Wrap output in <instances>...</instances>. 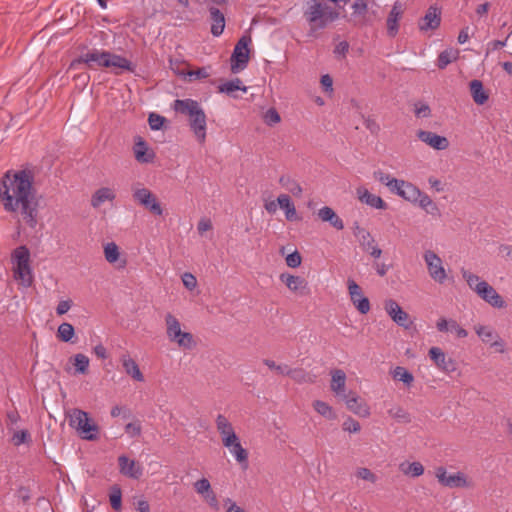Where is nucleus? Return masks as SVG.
Returning a JSON list of instances; mask_svg holds the SVG:
<instances>
[{
  "label": "nucleus",
  "instance_id": "nucleus-1",
  "mask_svg": "<svg viewBox=\"0 0 512 512\" xmlns=\"http://www.w3.org/2000/svg\"><path fill=\"white\" fill-rule=\"evenodd\" d=\"M0 199L6 212L17 213L27 226L36 228L39 201L30 171H7L0 182Z\"/></svg>",
  "mask_w": 512,
  "mask_h": 512
},
{
  "label": "nucleus",
  "instance_id": "nucleus-2",
  "mask_svg": "<svg viewBox=\"0 0 512 512\" xmlns=\"http://www.w3.org/2000/svg\"><path fill=\"white\" fill-rule=\"evenodd\" d=\"M303 17L311 31L327 28L331 23L339 19V11L323 0H306Z\"/></svg>",
  "mask_w": 512,
  "mask_h": 512
},
{
  "label": "nucleus",
  "instance_id": "nucleus-3",
  "mask_svg": "<svg viewBox=\"0 0 512 512\" xmlns=\"http://www.w3.org/2000/svg\"><path fill=\"white\" fill-rule=\"evenodd\" d=\"M80 64H85L89 68H94V66L107 68L114 67L130 72H133L135 69V66L125 57L97 49H93L87 53L81 54L78 58L71 62L70 68L75 69Z\"/></svg>",
  "mask_w": 512,
  "mask_h": 512
},
{
  "label": "nucleus",
  "instance_id": "nucleus-4",
  "mask_svg": "<svg viewBox=\"0 0 512 512\" xmlns=\"http://www.w3.org/2000/svg\"><path fill=\"white\" fill-rule=\"evenodd\" d=\"M176 112L189 117V126L199 143L206 140L207 118L201 105L193 99H176L173 103Z\"/></svg>",
  "mask_w": 512,
  "mask_h": 512
},
{
  "label": "nucleus",
  "instance_id": "nucleus-5",
  "mask_svg": "<svg viewBox=\"0 0 512 512\" xmlns=\"http://www.w3.org/2000/svg\"><path fill=\"white\" fill-rule=\"evenodd\" d=\"M11 262L13 264V277L20 284L29 288L34 281L33 271L30 265V251L25 245L15 248L11 254Z\"/></svg>",
  "mask_w": 512,
  "mask_h": 512
},
{
  "label": "nucleus",
  "instance_id": "nucleus-6",
  "mask_svg": "<svg viewBox=\"0 0 512 512\" xmlns=\"http://www.w3.org/2000/svg\"><path fill=\"white\" fill-rule=\"evenodd\" d=\"M68 420L69 425L77 431L82 439L92 441L98 438V425L91 422L87 412L72 409L68 414Z\"/></svg>",
  "mask_w": 512,
  "mask_h": 512
},
{
  "label": "nucleus",
  "instance_id": "nucleus-7",
  "mask_svg": "<svg viewBox=\"0 0 512 512\" xmlns=\"http://www.w3.org/2000/svg\"><path fill=\"white\" fill-rule=\"evenodd\" d=\"M165 323L167 338L170 342L176 343L185 350H191L196 346L193 335L189 332H183L179 320L171 313L166 314Z\"/></svg>",
  "mask_w": 512,
  "mask_h": 512
},
{
  "label": "nucleus",
  "instance_id": "nucleus-8",
  "mask_svg": "<svg viewBox=\"0 0 512 512\" xmlns=\"http://www.w3.org/2000/svg\"><path fill=\"white\" fill-rule=\"evenodd\" d=\"M132 196L135 202L149 210L153 215L161 216L163 208L157 197L147 188L133 187Z\"/></svg>",
  "mask_w": 512,
  "mask_h": 512
},
{
  "label": "nucleus",
  "instance_id": "nucleus-9",
  "mask_svg": "<svg viewBox=\"0 0 512 512\" xmlns=\"http://www.w3.org/2000/svg\"><path fill=\"white\" fill-rule=\"evenodd\" d=\"M251 43L249 36H242L234 47L231 55V71L237 73L247 67L249 62L248 45Z\"/></svg>",
  "mask_w": 512,
  "mask_h": 512
},
{
  "label": "nucleus",
  "instance_id": "nucleus-10",
  "mask_svg": "<svg viewBox=\"0 0 512 512\" xmlns=\"http://www.w3.org/2000/svg\"><path fill=\"white\" fill-rule=\"evenodd\" d=\"M429 276L437 283L443 284L447 279V273L443 266L442 259L432 250L423 254Z\"/></svg>",
  "mask_w": 512,
  "mask_h": 512
},
{
  "label": "nucleus",
  "instance_id": "nucleus-11",
  "mask_svg": "<svg viewBox=\"0 0 512 512\" xmlns=\"http://www.w3.org/2000/svg\"><path fill=\"white\" fill-rule=\"evenodd\" d=\"M435 475L439 483L445 487L465 488L471 486V482L467 480L466 475L462 472L448 475L444 467H438Z\"/></svg>",
  "mask_w": 512,
  "mask_h": 512
},
{
  "label": "nucleus",
  "instance_id": "nucleus-12",
  "mask_svg": "<svg viewBox=\"0 0 512 512\" xmlns=\"http://www.w3.org/2000/svg\"><path fill=\"white\" fill-rule=\"evenodd\" d=\"M384 309L389 317L398 325L405 329L410 328L412 321L407 312L393 299L384 301Z\"/></svg>",
  "mask_w": 512,
  "mask_h": 512
},
{
  "label": "nucleus",
  "instance_id": "nucleus-13",
  "mask_svg": "<svg viewBox=\"0 0 512 512\" xmlns=\"http://www.w3.org/2000/svg\"><path fill=\"white\" fill-rule=\"evenodd\" d=\"M347 286L351 302L355 308L361 314H367L370 311L371 306L369 299L363 296L360 286L353 279H348Z\"/></svg>",
  "mask_w": 512,
  "mask_h": 512
},
{
  "label": "nucleus",
  "instance_id": "nucleus-14",
  "mask_svg": "<svg viewBox=\"0 0 512 512\" xmlns=\"http://www.w3.org/2000/svg\"><path fill=\"white\" fill-rule=\"evenodd\" d=\"M342 399L344 400L346 407L355 415L367 418L370 416V407L361 397L357 395V393L350 391L346 395H343Z\"/></svg>",
  "mask_w": 512,
  "mask_h": 512
},
{
  "label": "nucleus",
  "instance_id": "nucleus-15",
  "mask_svg": "<svg viewBox=\"0 0 512 512\" xmlns=\"http://www.w3.org/2000/svg\"><path fill=\"white\" fill-rule=\"evenodd\" d=\"M429 357L434 362V364L445 373H453L457 369L456 361L448 357L441 348L432 347L429 350Z\"/></svg>",
  "mask_w": 512,
  "mask_h": 512
},
{
  "label": "nucleus",
  "instance_id": "nucleus-16",
  "mask_svg": "<svg viewBox=\"0 0 512 512\" xmlns=\"http://www.w3.org/2000/svg\"><path fill=\"white\" fill-rule=\"evenodd\" d=\"M476 294L494 308H504L505 301L500 294L489 284H480L476 287Z\"/></svg>",
  "mask_w": 512,
  "mask_h": 512
},
{
  "label": "nucleus",
  "instance_id": "nucleus-17",
  "mask_svg": "<svg viewBox=\"0 0 512 512\" xmlns=\"http://www.w3.org/2000/svg\"><path fill=\"white\" fill-rule=\"evenodd\" d=\"M441 23V9L437 5H431L425 15L419 20L418 27L421 31L435 30Z\"/></svg>",
  "mask_w": 512,
  "mask_h": 512
},
{
  "label": "nucleus",
  "instance_id": "nucleus-18",
  "mask_svg": "<svg viewBox=\"0 0 512 512\" xmlns=\"http://www.w3.org/2000/svg\"><path fill=\"white\" fill-rule=\"evenodd\" d=\"M120 473L132 479H139L143 475V467L139 462L129 459L125 455L118 458Z\"/></svg>",
  "mask_w": 512,
  "mask_h": 512
},
{
  "label": "nucleus",
  "instance_id": "nucleus-19",
  "mask_svg": "<svg viewBox=\"0 0 512 512\" xmlns=\"http://www.w3.org/2000/svg\"><path fill=\"white\" fill-rule=\"evenodd\" d=\"M420 192L421 190L414 184L404 180H399L393 193L412 204H416L417 197L420 196Z\"/></svg>",
  "mask_w": 512,
  "mask_h": 512
},
{
  "label": "nucleus",
  "instance_id": "nucleus-20",
  "mask_svg": "<svg viewBox=\"0 0 512 512\" xmlns=\"http://www.w3.org/2000/svg\"><path fill=\"white\" fill-rule=\"evenodd\" d=\"M417 137L436 150H445L449 146V141L446 137L437 135L431 131L419 130Z\"/></svg>",
  "mask_w": 512,
  "mask_h": 512
},
{
  "label": "nucleus",
  "instance_id": "nucleus-21",
  "mask_svg": "<svg viewBox=\"0 0 512 512\" xmlns=\"http://www.w3.org/2000/svg\"><path fill=\"white\" fill-rule=\"evenodd\" d=\"M436 328L441 333H455L457 338H466L468 336L467 330L461 327L454 319L441 317L436 322Z\"/></svg>",
  "mask_w": 512,
  "mask_h": 512
},
{
  "label": "nucleus",
  "instance_id": "nucleus-22",
  "mask_svg": "<svg viewBox=\"0 0 512 512\" xmlns=\"http://www.w3.org/2000/svg\"><path fill=\"white\" fill-rule=\"evenodd\" d=\"M120 361L122 363V366L124 368V371L127 375L132 377L135 381L143 382L144 381V375L141 372L138 364L134 359L130 357L128 353L122 354L120 357Z\"/></svg>",
  "mask_w": 512,
  "mask_h": 512
},
{
  "label": "nucleus",
  "instance_id": "nucleus-23",
  "mask_svg": "<svg viewBox=\"0 0 512 512\" xmlns=\"http://www.w3.org/2000/svg\"><path fill=\"white\" fill-rule=\"evenodd\" d=\"M358 199L366 205L376 209H386L387 204L385 201L375 194L370 193L366 188L359 187L357 189Z\"/></svg>",
  "mask_w": 512,
  "mask_h": 512
},
{
  "label": "nucleus",
  "instance_id": "nucleus-24",
  "mask_svg": "<svg viewBox=\"0 0 512 512\" xmlns=\"http://www.w3.org/2000/svg\"><path fill=\"white\" fill-rule=\"evenodd\" d=\"M133 152L139 163H150L155 157L154 152L148 148L147 143L141 137L137 138Z\"/></svg>",
  "mask_w": 512,
  "mask_h": 512
},
{
  "label": "nucleus",
  "instance_id": "nucleus-25",
  "mask_svg": "<svg viewBox=\"0 0 512 512\" xmlns=\"http://www.w3.org/2000/svg\"><path fill=\"white\" fill-rule=\"evenodd\" d=\"M331 383L330 388L335 393L336 396L343 397L346 395L345 386H346V374L341 369L331 370Z\"/></svg>",
  "mask_w": 512,
  "mask_h": 512
},
{
  "label": "nucleus",
  "instance_id": "nucleus-26",
  "mask_svg": "<svg viewBox=\"0 0 512 512\" xmlns=\"http://www.w3.org/2000/svg\"><path fill=\"white\" fill-rule=\"evenodd\" d=\"M401 16H402L401 5L398 2H396L393 5V7L387 17V21H386L387 34L390 37H395L397 35V33L399 31L398 22L401 19Z\"/></svg>",
  "mask_w": 512,
  "mask_h": 512
},
{
  "label": "nucleus",
  "instance_id": "nucleus-27",
  "mask_svg": "<svg viewBox=\"0 0 512 512\" xmlns=\"http://www.w3.org/2000/svg\"><path fill=\"white\" fill-rule=\"evenodd\" d=\"M210 20H211V33L213 36H220L225 28V17L224 14L216 7L209 8Z\"/></svg>",
  "mask_w": 512,
  "mask_h": 512
},
{
  "label": "nucleus",
  "instance_id": "nucleus-28",
  "mask_svg": "<svg viewBox=\"0 0 512 512\" xmlns=\"http://www.w3.org/2000/svg\"><path fill=\"white\" fill-rule=\"evenodd\" d=\"M318 217L323 222L330 223V225L337 230L344 229L343 220L336 214V212L331 207L324 206L321 209H319Z\"/></svg>",
  "mask_w": 512,
  "mask_h": 512
},
{
  "label": "nucleus",
  "instance_id": "nucleus-29",
  "mask_svg": "<svg viewBox=\"0 0 512 512\" xmlns=\"http://www.w3.org/2000/svg\"><path fill=\"white\" fill-rule=\"evenodd\" d=\"M280 280L285 283L287 288L292 292H300L307 288V282L300 276L291 275L288 273H282Z\"/></svg>",
  "mask_w": 512,
  "mask_h": 512
},
{
  "label": "nucleus",
  "instance_id": "nucleus-30",
  "mask_svg": "<svg viewBox=\"0 0 512 512\" xmlns=\"http://www.w3.org/2000/svg\"><path fill=\"white\" fill-rule=\"evenodd\" d=\"M116 198L115 191L109 187L97 189L91 197V206L99 208L106 201H113Z\"/></svg>",
  "mask_w": 512,
  "mask_h": 512
},
{
  "label": "nucleus",
  "instance_id": "nucleus-31",
  "mask_svg": "<svg viewBox=\"0 0 512 512\" xmlns=\"http://www.w3.org/2000/svg\"><path fill=\"white\" fill-rule=\"evenodd\" d=\"M104 256L108 263L116 264L120 261L118 265L119 268H124L126 266V259H120V250L116 243L109 242L104 245Z\"/></svg>",
  "mask_w": 512,
  "mask_h": 512
},
{
  "label": "nucleus",
  "instance_id": "nucleus-32",
  "mask_svg": "<svg viewBox=\"0 0 512 512\" xmlns=\"http://www.w3.org/2000/svg\"><path fill=\"white\" fill-rule=\"evenodd\" d=\"M416 204L425 210L427 214L432 216H440V209L437 204L424 192H420V196L417 197Z\"/></svg>",
  "mask_w": 512,
  "mask_h": 512
},
{
  "label": "nucleus",
  "instance_id": "nucleus-33",
  "mask_svg": "<svg viewBox=\"0 0 512 512\" xmlns=\"http://www.w3.org/2000/svg\"><path fill=\"white\" fill-rule=\"evenodd\" d=\"M469 87L471 96L476 104L483 105L488 100V93L484 90L483 83L480 80H472Z\"/></svg>",
  "mask_w": 512,
  "mask_h": 512
},
{
  "label": "nucleus",
  "instance_id": "nucleus-34",
  "mask_svg": "<svg viewBox=\"0 0 512 512\" xmlns=\"http://www.w3.org/2000/svg\"><path fill=\"white\" fill-rule=\"evenodd\" d=\"M279 207L285 211V217L289 221L297 219L296 208L287 194H281L277 198Z\"/></svg>",
  "mask_w": 512,
  "mask_h": 512
},
{
  "label": "nucleus",
  "instance_id": "nucleus-35",
  "mask_svg": "<svg viewBox=\"0 0 512 512\" xmlns=\"http://www.w3.org/2000/svg\"><path fill=\"white\" fill-rule=\"evenodd\" d=\"M280 185L285 188L292 195L300 197L303 189L301 185L293 178L288 175H283L279 178Z\"/></svg>",
  "mask_w": 512,
  "mask_h": 512
},
{
  "label": "nucleus",
  "instance_id": "nucleus-36",
  "mask_svg": "<svg viewBox=\"0 0 512 512\" xmlns=\"http://www.w3.org/2000/svg\"><path fill=\"white\" fill-rule=\"evenodd\" d=\"M218 90L221 93H226L227 95L233 96L234 92L238 90L246 92L247 87L242 86V81L239 78H235L233 80L220 84Z\"/></svg>",
  "mask_w": 512,
  "mask_h": 512
},
{
  "label": "nucleus",
  "instance_id": "nucleus-37",
  "mask_svg": "<svg viewBox=\"0 0 512 512\" xmlns=\"http://www.w3.org/2000/svg\"><path fill=\"white\" fill-rule=\"evenodd\" d=\"M216 428L221 436V440H223L228 435H232L235 433L232 424L222 414H219L216 418Z\"/></svg>",
  "mask_w": 512,
  "mask_h": 512
},
{
  "label": "nucleus",
  "instance_id": "nucleus-38",
  "mask_svg": "<svg viewBox=\"0 0 512 512\" xmlns=\"http://www.w3.org/2000/svg\"><path fill=\"white\" fill-rule=\"evenodd\" d=\"M312 405L315 411L321 416L325 417L326 419H336L337 415L334 412L333 408L328 403L321 400H315Z\"/></svg>",
  "mask_w": 512,
  "mask_h": 512
},
{
  "label": "nucleus",
  "instance_id": "nucleus-39",
  "mask_svg": "<svg viewBox=\"0 0 512 512\" xmlns=\"http://www.w3.org/2000/svg\"><path fill=\"white\" fill-rule=\"evenodd\" d=\"M391 374L394 380L401 381L407 386H410L414 381L413 374L402 366L395 367Z\"/></svg>",
  "mask_w": 512,
  "mask_h": 512
},
{
  "label": "nucleus",
  "instance_id": "nucleus-40",
  "mask_svg": "<svg viewBox=\"0 0 512 512\" xmlns=\"http://www.w3.org/2000/svg\"><path fill=\"white\" fill-rule=\"evenodd\" d=\"M474 330L484 343H491L498 336L494 329L489 326L475 325Z\"/></svg>",
  "mask_w": 512,
  "mask_h": 512
},
{
  "label": "nucleus",
  "instance_id": "nucleus-41",
  "mask_svg": "<svg viewBox=\"0 0 512 512\" xmlns=\"http://www.w3.org/2000/svg\"><path fill=\"white\" fill-rule=\"evenodd\" d=\"M400 470L411 477H419L424 473V466L420 462L402 463Z\"/></svg>",
  "mask_w": 512,
  "mask_h": 512
},
{
  "label": "nucleus",
  "instance_id": "nucleus-42",
  "mask_svg": "<svg viewBox=\"0 0 512 512\" xmlns=\"http://www.w3.org/2000/svg\"><path fill=\"white\" fill-rule=\"evenodd\" d=\"M230 453L234 456L235 460L239 464H244L245 467L248 465V452L246 449H244L241 445V442H237L233 446H230L228 448Z\"/></svg>",
  "mask_w": 512,
  "mask_h": 512
},
{
  "label": "nucleus",
  "instance_id": "nucleus-43",
  "mask_svg": "<svg viewBox=\"0 0 512 512\" xmlns=\"http://www.w3.org/2000/svg\"><path fill=\"white\" fill-rule=\"evenodd\" d=\"M374 178L381 182L382 184L386 185L389 190L393 193L399 179L391 177L389 174L382 172L381 170L374 172Z\"/></svg>",
  "mask_w": 512,
  "mask_h": 512
},
{
  "label": "nucleus",
  "instance_id": "nucleus-44",
  "mask_svg": "<svg viewBox=\"0 0 512 512\" xmlns=\"http://www.w3.org/2000/svg\"><path fill=\"white\" fill-rule=\"evenodd\" d=\"M75 335L74 327L67 322L59 325L57 330V337L63 342H69Z\"/></svg>",
  "mask_w": 512,
  "mask_h": 512
},
{
  "label": "nucleus",
  "instance_id": "nucleus-45",
  "mask_svg": "<svg viewBox=\"0 0 512 512\" xmlns=\"http://www.w3.org/2000/svg\"><path fill=\"white\" fill-rule=\"evenodd\" d=\"M387 412L390 417L396 419L397 421L404 423H409L411 421L409 413L401 406L394 405L390 409H388Z\"/></svg>",
  "mask_w": 512,
  "mask_h": 512
},
{
  "label": "nucleus",
  "instance_id": "nucleus-46",
  "mask_svg": "<svg viewBox=\"0 0 512 512\" xmlns=\"http://www.w3.org/2000/svg\"><path fill=\"white\" fill-rule=\"evenodd\" d=\"M287 376H290L296 383L299 384L313 382L310 375L302 368L292 369L289 367V373Z\"/></svg>",
  "mask_w": 512,
  "mask_h": 512
},
{
  "label": "nucleus",
  "instance_id": "nucleus-47",
  "mask_svg": "<svg viewBox=\"0 0 512 512\" xmlns=\"http://www.w3.org/2000/svg\"><path fill=\"white\" fill-rule=\"evenodd\" d=\"M89 358L84 354H76L74 356V367L75 373L78 374H86L89 368Z\"/></svg>",
  "mask_w": 512,
  "mask_h": 512
},
{
  "label": "nucleus",
  "instance_id": "nucleus-48",
  "mask_svg": "<svg viewBox=\"0 0 512 512\" xmlns=\"http://www.w3.org/2000/svg\"><path fill=\"white\" fill-rule=\"evenodd\" d=\"M457 58V52L453 50H444L442 51L437 59V66L440 69H444L446 66H448L451 62L456 60Z\"/></svg>",
  "mask_w": 512,
  "mask_h": 512
},
{
  "label": "nucleus",
  "instance_id": "nucleus-49",
  "mask_svg": "<svg viewBox=\"0 0 512 512\" xmlns=\"http://www.w3.org/2000/svg\"><path fill=\"white\" fill-rule=\"evenodd\" d=\"M461 274H462V277L464 278V280L467 282L470 289H472L475 293H476V289H477L476 287L478 286V284L480 285V284L486 283V281L481 280L479 276L469 272L468 270L462 269Z\"/></svg>",
  "mask_w": 512,
  "mask_h": 512
},
{
  "label": "nucleus",
  "instance_id": "nucleus-50",
  "mask_svg": "<svg viewBox=\"0 0 512 512\" xmlns=\"http://www.w3.org/2000/svg\"><path fill=\"white\" fill-rule=\"evenodd\" d=\"M121 499H122L121 489L118 486H114L109 495L110 504L114 510H116V511L121 510V508H122Z\"/></svg>",
  "mask_w": 512,
  "mask_h": 512
},
{
  "label": "nucleus",
  "instance_id": "nucleus-51",
  "mask_svg": "<svg viewBox=\"0 0 512 512\" xmlns=\"http://www.w3.org/2000/svg\"><path fill=\"white\" fill-rule=\"evenodd\" d=\"M179 75L188 76L189 81L198 80V79H205L209 77V72L205 67L198 68L197 70H190L187 72L184 71H178Z\"/></svg>",
  "mask_w": 512,
  "mask_h": 512
},
{
  "label": "nucleus",
  "instance_id": "nucleus-52",
  "mask_svg": "<svg viewBox=\"0 0 512 512\" xmlns=\"http://www.w3.org/2000/svg\"><path fill=\"white\" fill-rule=\"evenodd\" d=\"M414 113L418 118H428L431 116V109L428 104L418 101L414 103Z\"/></svg>",
  "mask_w": 512,
  "mask_h": 512
},
{
  "label": "nucleus",
  "instance_id": "nucleus-53",
  "mask_svg": "<svg viewBox=\"0 0 512 512\" xmlns=\"http://www.w3.org/2000/svg\"><path fill=\"white\" fill-rule=\"evenodd\" d=\"M194 489L197 494L203 497L212 490V487L208 479L202 478L194 483Z\"/></svg>",
  "mask_w": 512,
  "mask_h": 512
},
{
  "label": "nucleus",
  "instance_id": "nucleus-54",
  "mask_svg": "<svg viewBox=\"0 0 512 512\" xmlns=\"http://www.w3.org/2000/svg\"><path fill=\"white\" fill-rule=\"evenodd\" d=\"M342 428L349 433H358L361 430V425L352 417H347L342 424Z\"/></svg>",
  "mask_w": 512,
  "mask_h": 512
},
{
  "label": "nucleus",
  "instance_id": "nucleus-55",
  "mask_svg": "<svg viewBox=\"0 0 512 512\" xmlns=\"http://www.w3.org/2000/svg\"><path fill=\"white\" fill-rule=\"evenodd\" d=\"M358 241L361 248L365 252L370 251V249L376 245L375 239L373 238L369 231L367 233H364V235H362L361 237H359Z\"/></svg>",
  "mask_w": 512,
  "mask_h": 512
},
{
  "label": "nucleus",
  "instance_id": "nucleus-56",
  "mask_svg": "<svg viewBox=\"0 0 512 512\" xmlns=\"http://www.w3.org/2000/svg\"><path fill=\"white\" fill-rule=\"evenodd\" d=\"M263 363L270 369L275 370L278 374L287 375L289 373V366L286 364H276L275 361L264 359Z\"/></svg>",
  "mask_w": 512,
  "mask_h": 512
},
{
  "label": "nucleus",
  "instance_id": "nucleus-57",
  "mask_svg": "<svg viewBox=\"0 0 512 512\" xmlns=\"http://www.w3.org/2000/svg\"><path fill=\"white\" fill-rule=\"evenodd\" d=\"M165 122V118L159 114L151 113L148 117V123L152 130H160Z\"/></svg>",
  "mask_w": 512,
  "mask_h": 512
},
{
  "label": "nucleus",
  "instance_id": "nucleus-58",
  "mask_svg": "<svg viewBox=\"0 0 512 512\" xmlns=\"http://www.w3.org/2000/svg\"><path fill=\"white\" fill-rule=\"evenodd\" d=\"M356 476L371 483H375L377 481V476L370 469L364 467L356 470Z\"/></svg>",
  "mask_w": 512,
  "mask_h": 512
},
{
  "label": "nucleus",
  "instance_id": "nucleus-59",
  "mask_svg": "<svg viewBox=\"0 0 512 512\" xmlns=\"http://www.w3.org/2000/svg\"><path fill=\"white\" fill-rule=\"evenodd\" d=\"M264 121L266 124L272 126L279 123L281 118L276 109L270 108L265 112Z\"/></svg>",
  "mask_w": 512,
  "mask_h": 512
},
{
  "label": "nucleus",
  "instance_id": "nucleus-60",
  "mask_svg": "<svg viewBox=\"0 0 512 512\" xmlns=\"http://www.w3.org/2000/svg\"><path fill=\"white\" fill-rule=\"evenodd\" d=\"M302 257L298 251H294L286 256V264L290 268H297L301 265Z\"/></svg>",
  "mask_w": 512,
  "mask_h": 512
},
{
  "label": "nucleus",
  "instance_id": "nucleus-61",
  "mask_svg": "<svg viewBox=\"0 0 512 512\" xmlns=\"http://www.w3.org/2000/svg\"><path fill=\"white\" fill-rule=\"evenodd\" d=\"M29 438H30V434L28 433V431L21 430V431L14 433V435L12 437V441H13L14 445L19 446V445L27 442Z\"/></svg>",
  "mask_w": 512,
  "mask_h": 512
},
{
  "label": "nucleus",
  "instance_id": "nucleus-62",
  "mask_svg": "<svg viewBox=\"0 0 512 512\" xmlns=\"http://www.w3.org/2000/svg\"><path fill=\"white\" fill-rule=\"evenodd\" d=\"M352 9L354 15H365L368 10V5L364 0H356L352 5Z\"/></svg>",
  "mask_w": 512,
  "mask_h": 512
},
{
  "label": "nucleus",
  "instance_id": "nucleus-63",
  "mask_svg": "<svg viewBox=\"0 0 512 512\" xmlns=\"http://www.w3.org/2000/svg\"><path fill=\"white\" fill-rule=\"evenodd\" d=\"M204 501L214 510H219V502L213 490L203 496Z\"/></svg>",
  "mask_w": 512,
  "mask_h": 512
},
{
  "label": "nucleus",
  "instance_id": "nucleus-64",
  "mask_svg": "<svg viewBox=\"0 0 512 512\" xmlns=\"http://www.w3.org/2000/svg\"><path fill=\"white\" fill-rule=\"evenodd\" d=\"M182 281H183L184 286L188 290H193L197 285V279L191 273H184V275L182 276Z\"/></svg>",
  "mask_w": 512,
  "mask_h": 512
}]
</instances>
